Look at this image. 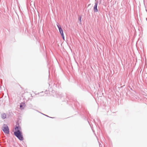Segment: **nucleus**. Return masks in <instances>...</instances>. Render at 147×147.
Wrapping results in <instances>:
<instances>
[{"label":"nucleus","instance_id":"nucleus-1","mask_svg":"<svg viewBox=\"0 0 147 147\" xmlns=\"http://www.w3.org/2000/svg\"><path fill=\"white\" fill-rule=\"evenodd\" d=\"M14 135L20 140H23L22 132L21 131V127L19 126H16L15 128Z\"/></svg>","mask_w":147,"mask_h":147},{"label":"nucleus","instance_id":"nucleus-2","mask_svg":"<svg viewBox=\"0 0 147 147\" xmlns=\"http://www.w3.org/2000/svg\"><path fill=\"white\" fill-rule=\"evenodd\" d=\"M2 129L3 132L6 134H8L9 133V129L8 127L6 125H4L2 127Z\"/></svg>","mask_w":147,"mask_h":147},{"label":"nucleus","instance_id":"nucleus-3","mask_svg":"<svg viewBox=\"0 0 147 147\" xmlns=\"http://www.w3.org/2000/svg\"><path fill=\"white\" fill-rule=\"evenodd\" d=\"M57 26L59 28L60 34H61L62 37L63 38V39L64 40L65 38L63 30L62 29V28L61 27L59 26L58 25H57Z\"/></svg>","mask_w":147,"mask_h":147},{"label":"nucleus","instance_id":"nucleus-4","mask_svg":"<svg viewBox=\"0 0 147 147\" xmlns=\"http://www.w3.org/2000/svg\"><path fill=\"white\" fill-rule=\"evenodd\" d=\"M98 5V3H95V5L94 7V12H97L98 11V9H97V6Z\"/></svg>","mask_w":147,"mask_h":147},{"label":"nucleus","instance_id":"nucleus-5","mask_svg":"<svg viewBox=\"0 0 147 147\" xmlns=\"http://www.w3.org/2000/svg\"><path fill=\"white\" fill-rule=\"evenodd\" d=\"M26 106L25 104L24 103H22L20 106V107L21 109H24V107H25Z\"/></svg>","mask_w":147,"mask_h":147},{"label":"nucleus","instance_id":"nucleus-6","mask_svg":"<svg viewBox=\"0 0 147 147\" xmlns=\"http://www.w3.org/2000/svg\"><path fill=\"white\" fill-rule=\"evenodd\" d=\"M1 117L2 118L4 119L6 117V115L5 113H3L1 115Z\"/></svg>","mask_w":147,"mask_h":147},{"label":"nucleus","instance_id":"nucleus-7","mask_svg":"<svg viewBox=\"0 0 147 147\" xmlns=\"http://www.w3.org/2000/svg\"><path fill=\"white\" fill-rule=\"evenodd\" d=\"M78 20H79V21L80 22V23H81V20H82V17H81V16H80V17H79Z\"/></svg>","mask_w":147,"mask_h":147}]
</instances>
